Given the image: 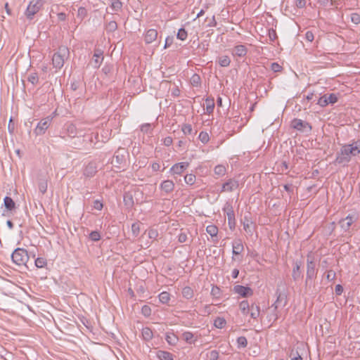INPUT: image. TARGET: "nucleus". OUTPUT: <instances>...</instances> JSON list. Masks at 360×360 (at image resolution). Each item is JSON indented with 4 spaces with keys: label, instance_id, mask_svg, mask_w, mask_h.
Masks as SVG:
<instances>
[{
    "label": "nucleus",
    "instance_id": "nucleus-1",
    "mask_svg": "<svg viewBox=\"0 0 360 360\" xmlns=\"http://www.w3.org/2000/svg\"><path fill=\"white\" fill-rule=\"evenodd\" d=\"M359 153V141L354 142L352 144L344 145L340 148V150L337 153L335 162L345 166L350 161L352 156H356Z\"/></svg>",
    "mask_w": 360,
    "mask_h": 360
},
{
    "label": "nucleus",
    "instance_id": "nucleus-2",
    "mask_svg": "<svg viewBox=\"0 0 360 360\" xmlns=\"http://www.w3.org/2000/svg\"><path fill=\"white\" fill-rule=\"evenodd\" d=\"M70 51L68 47L65 46H60L56 53H55L52 57V64L53 67L57 69H61L63 65L65 60L69 57Z\"/></svg>",
    "mask_w": 360,
    "mask_h": 360
},
{
    "label": "nucleus",
    "instance_id": "nucleus-3",
    "mask_svg": "<svg viewBox=\"0 0 360 360\" xmlns=\"http://www.w3.org/2000/svg\"><path fill=\"white\" fill-rule=\"evenodd\" d=\"M11 259L16 265H25L29 260L27 250L24 248H16L11 255Z\"/></svg>",
    "mask_w": 360,
    "mask_h": 360
},
{
    "label": "nucleus",
    "instance_id": "nucleus-4",
    "mask_svg": "<svg viewBox=\"0 0 360 360\" xmlns=\"http://www.w3.org/2000/svg\"><path fill=\"white\" fill-rule=\"evenodd\" d=\"M43 5L44 1L42 0H31L25 13L27 18L32 20L34 15L42 8Z\"/></svg>",
    "mask_w": 360,
    "mask_h": 360
},
{
    "label": "nucleus",
    "instance_id": "nucleus-5",
    "mask_svg": "<svg viewBox=\"0 0 360 360\" xmlns=\"http://www.w3.org/2000/svg\"><path fill=\"white\" fill-rule=\"evenodd\" d=\"M53 117L48 116L45 118H43L40 120V122L37 124L36 128L34 130V133L36 136H41L45 134L46 129L49 127Z\"/></svg>",
    "mask_w": 360,
    "mask_h": 360
},
{
    "label": "nucleus",
    "instance_id": "nucleus-6",
    "mask_svg": "<svg viewBox=\"0 0 360 360\" xmlns=\"http://www.w3.org/2000/svg\"><path fill=\"white\" fill-rule=\"evenodd\" d=\"M238 186L239 182L238 180H236L234 179H229L224 184H222L220 192H232L237 189Z\"/></svg>",
    "mask_w": 360,
    "mask_h": 360
},
{
    "label": "nucleus",
    "instance_id": "nucleus-7",
    "mask_svg": "<svg viewBox=\"0 0 360 360\" xmlns=\"http://www.w3.org/2000/svg\"><path fill=\"white\" fill-rule=\"evenodd\" d=\"M224 211L226 212L227 218H228V224L229 226V228L231 229H233L235 227V214L233 210L232 206L229 204L228 202L226 204L225 207H224Z\"/></svg>",
    "mask_w": 360,
    "mask_h": 360
},
{
    "label": "nucleus",
    "instance_id": "nucleus-8",
    "mask_svg": "<svg viewBox=\"0 0 360 360\" xmlns=\"http://www.w3.org/2000/svg\"><path fill=\"white\" fill-rule=\"evenodd\" d=\"M104 59L103 51L100 49H96L93 55L91 64L94 68H99Z\"/></svg>",
    "mask_w": 360,
    "mask_h": 360
},
{
    "label": "nucleus",
    "instance_id": "nucleus-9",
    "mask_svg": "<svg viewBox=\"0 0 360 360\" xmlns=\"http://www.w3.org/2000/svg\"><path fill=\"white\" fill-rule=\"evenodd\" d=\"M189 164L186 162H179L174 164L171 168L169 172L172 174H181L188 167Z\"/></svg>",
    "mask_w": 360,
    "mask_h": 360
},
{
    "label": "nucleus",
    "instance_id": "nucleus-10",
    "mask_svg": "<svg viewBox=\"0 0 360 360\" xmlns=\"http://www.w3.org/2000/svg\"><path fill=\"white\" fill-rule=\"evenodd\" d=\"M234 292L243 297H246L248 295L252 294V290L249 287H245L243 285H237L234 286Z\"/></svg>",
    "mask_w": 360,
    "mask_h": 360
},
{
    "label": "nucleus",
    "instance_id": "nucleus-11",
    "mask_svg": "<svg viewBox=\"0 0 360 360\" xmlns=\"http://www.w3.org/2000/svg\"><path fill=\"white\" fill-rule=\"evenodd\" d=\"M315 264L313 261L307 260V281L313 279L316 276Z\"/></svg>",
    "mask_w": 360,
    "mask_h": 360
},
{
    "label": "nucleus",
    "instance_id": "nucleus-12",
    "mask_svg": "<svg viewBox=\"0 0 360 360\" xmlns=\"http://www.w3.org/2000/svg\"><path fill=\"white\" fill-rule=\"evenodd\" d=\"M355 220L356 218H354L353 216L348 215L345 219H341L339 223L340 224L341 228L345 231H347L349 229V227Z\"/></svg>",
    "mask_w": 360,
    "mask_h": 360
},
{
    "label": "nucleus",
    "instance_id": "nucleus-13",
    "mask_svg": "<svg viewBox=\"0 0 360 360\" xmlns=\"http://www.w3.org/2000/svg\"><path fill=\"white\" fill-rule=\"evenodd\" d=\"M160 188L164 193L168 194L174 189V183L172 180H165L160 184Z\"/></svg>",
    "mask_w": 360,
    "mask_h": 360
},
{
    "label": "nucleus",
    "instance_id": "nucleus-14",
    "mask_svg": "<svg viewBox=\"0 0 360 360\" xmlns=\"http://www.w3.org/2000/svg\"><path fill=\"white\" fill-rule=\"evenodd\" d=\"M244 250L243 244L240 239H237L232 243V253L233 255H240Z\"/></svg>",
    "mask_w": 360,
    "mask_h": 360
},
{
    "label": "nucleus",
    "instance_id": "nucleus-15",
    "mask_svg": "<svg viewBox=\"0 0 360 360\" xmlns=\"http://www.w3.org/2000/svg\"><path fill=\"white\" fill-rule=\"evenodd\" d=\"M67 134L70 137H75L77 136H81L80 129H78L74 124H68L66 126Z\"/></svg>",
    "mask_w": 360,
    "mask_h": 360
},
{
    "label": "nucleus",
    "instance_id": "nucleus-16",
    "mask_svg": "<svg viewBox=\"0 0 360 360\" xmlns=\"http://www.w3.org/2000/svg\"><path fill=\"white\" fill-rule=\"evenodd\" d=\"M97 172V167L94 162L89 163L84 169V175L86 177H91Z\"/></svg>",
    "mask_w": 360,
    "mask_h": 360
},
{
    "label": "nucleus",
    "instance_id": "nucleus-17",
    "mask_svg": "<svg viewBox=\"0 0 360 360\" xmlns=\"http://www.w3.org/2000/svg\"><path fill=\"white\" fill-rule=\"evenodd\" d=\"M158 37V31L155 29L148 30L145 34V41L146 44H150L155 41Z\"/></svg>",
    "mask_w": 360,
    "mask_h": 360
},
{
    "label": "nucleus",
    "instance_id": "nucleus-18",
    "mask_svg": "<svg viewBox=\"0 0 360 360\" xmlns=\"http://www.w3.org/2000/svg\"><path fill=\"white\" fill-rule=\"evenodd\" d=\"M291 127L297 130H302L304 128L309 127L311 129L309 123L305 122L300 119H294L291 122Z\"/></svg>",
    "mask_w": 360,
    "mask_h": 360
},
{
    "label": "nucleus",
    "instance_id": "nucleus-19",
    "mask_svg": "<svg viewBox=\"0 0 360 360\" xmlns=\"http://www.w3.org/2000/svg\"><path fill=\"white\" fill-rule=\"evenodd\" d=\"M248 50L245 46L240 44L236 46L233 51L232 54L238 57H244L247 54Z\"/></svg>",
    "mask_w": 360,
    "mask_h": 360
},
{
    "label": "nucleus",
    "instance_id": "nucleus-20",
    "mask_svg": "<svg viewBox=\"0 0 360 360\" xmlns=\"http://www.w3.org/2000/svg\"><path fill=\"white\" fill-rule=\"evenodd\" d=\"M243 229L245 231V232L248 235L252 236L253 233V231H254L253 222L245 216L244 217V221L243 222Z\"/></svg>",
    "mask_w": 360,
    "mask_h": 360
},
{
    "label": "nucleus",
    "instance_id": "nucleus-21",
    "mask_svg": "<svg viewBox=\"0 0 360 360\" xmlns=\"http://www.w3.org/2000/svg\"><path fill=\"white\" fill-rule=\"evenodd\" d=\"M276 294L277 299L276 302L272 304V307H274L275 309H276L278 307L281 305L283 307H285L287 304L286 296L285 295L278 293V292H276Z\"/></svg>",
    "mask_w": 360,
    "mask_h": 360
},
{
    "label": "nucleus",
    "instance_id": "nucleus-22",
    "mask_svg": "<svg viewBox=\"0 0 360 360\" xmlns=\"http://www.w3.org/2000/svg\"><path fill=\"white\" fill-rule=\"evenodd\" d=\"M122 151L124 152V150H118L115 152V153L112 158V163L121 165L124 162V161L125 160V156L122 153Z\"/></svg>",
    "mask_w": 360,
    "mask_h": 360
},
{
    "label": "nucleus",
    "instance_id": "nucleus-23",
    "mask_svg": "<svg viewBox=\"0 0 360 360\" xmlns=\"http://www.w3.org/2000/svg\"><path fill=\"white\" fill-rule=\"evenodd\" d=\"M292 276V278L294 279V281H295L301 279V278H302V271L300 269V264L297 262H296L294 264Z\"/></svg>",
    "mask_w": 360,
    "mask_h": 360
},
{
    "label": "nucleus",
    "instance_id": "nucleus-24",
    "mask_svg": "<svg viewBox=\"0 0 360 360\" xmlns=\"http://www.w3.org/2000/svg\"><path fill=\"white\" fill-rule=\"evenodd\" d=\"M249 314L251 319L254 320L257 319L260 314V307L255 304H252L250 305V311H249Z\"/></svg>",
    "mask_w": 360,
    "mask_h": 360
},
{
    "label": "nucleus",
    "instance_id": "nucleus-25",
    "mask_svg": "<svg viewBox=\"0 0 360 360\" xmlns=\"http://www.w3.org/2000/svg\"><path fill=\"white\" fill-rule=\"evenodd\" d=\"M182 338L188 344H194L197 340L194 335L189 331H186L182 333Z\"/></svg>",
    "mask_w": 360,
    "mask_h": 360
},
{
    "label": "nucleus",
    "instance_id": "nucleus-26",
    "mask_svg": "<svg viewBox=\"0 0 360 360\" xmlns=\"http://www.w3.org/2000/svg\"><path fill=\"white\" fill-rule=\"evenodd\" d=\"M227 171L226 167L224 165H218L214 167V172L217 177L223 176L226 174Z\"/></svg>",
    "mask_w": 360,
    "mask_h": 360
},
{
    "label": "nucleus",
    "instance_id": "nucleus-27",
    "mask_svg": "<svg viewBox=\"0 0 360 360\" xmlns=\"http://www.w3.org/2000/svg\"><path fill=\"white\" fill-rule=\"evenodd\" d=\"M166 341L170 345H175L179 340L178 337L173 333H167L165 338Z\"/></svg>",
    "mask_w": 360,
    "mask_h": 360
},
{
    "label": "nucleus",
    "instance_id": "nucleus-28",
    "mask_svg": "<svg viewBox=\"0 0 360 360\" xmlns=\"http://www.w3.org/2000/svg\"><path fill=\"white\" fill-rule=\"evenodd\" d=\"M239 308L243 315H247L250 311V306L247 300L242 301L239 304Z\"/></svg>",
    "mask_w": 360,
    "mask_h": 360
},
{
    "label": "nucleus",
    "instance_id": "nucleus-29",
    "mask_svg": "<svg viewBox=\"0 0 360 360\" xmlns=\"http://www.w3.org/2000/svg\"><path fill=\"white\" fill-rule=\"evenodd\" d=\"M110 4V8L115 12L119 11L122 9V4L120 0H108Z\"/></svg>",
    "mask_w": 360,
    "mask_h": 360
},
{
    "label": "nucleus",
    "instance_id": "nucleus-30",
    "mask_svg": "<svg viewBox=\"0 0 360 360\" xmlns=\"http://www.w3.org/2000/svg\"><path fill=\"white\" fill-rule=\"evenodd\" d=\"M4 203L6 208L9 211L15 208V202L11 197L6 196L4 199Z\"/></svg>",
    "mask_w": 360,
    "mask_h": 360
},
{
    "label": "nucleus",
    "instance_id": "nucleus-31",
    "mask_svg": "<svg viewBox=\"0 0 360 360\" xmlns=\"http://www.w3.org/2000/svg\"><path fill=\"white\" fill-rule=\"evenodd\" d=\"M214 108V102L213 99L207 98L205 100V111L207 114H211Z\"/></svg>",
    "mask_w": 360,
    "mask_h": 360
},
{
    "label": "nucleus",
    "instance_id": "nucleus-32",
    "mask_svg": "<svg viewBox=\"0 0 360 360\" xmlns=\"http://www.w3.org/2000/svg\"><path fill=\"white\" fill-rule=\"evenodd\" d=\"M158 357L160 360H173V356L171 353L166 351H159Z\"/></svg>",
    "mask_w": 360,
    "mask_h": 360
},
{
    "label": "nucleus",
    "instance_id": "nucleus-33",
    "mask_svg": "<svg viewBox=\"0 0 360 360\" xmlns=\"http://www.w3.org/2000/svg\"><path fill=\"white\" fill-rule=\"evenodd\" d=\"M182 295L186 299H191L193 296V290L191 287L186 286L182 290Z\"/></svg>",
    "mask_w": 360,
    "mask_h": 360
},
{
    "label": "nucleus",
    "instance_id": "nucleus-34",
    "mask_svg": "<svg viewBox=\"0 0 360 360\" xmlns=\"http://www.w3.org/2000/svg\"><path fill=\"white\" fill-rule=\"evenodd\" d=\"M206 231L211 237H215L218 233V228L213 224L208 225L206 227Z\"/></svg>",
    "mask_w": 360,
    "mask_h": 360
},
{
    "label": "nucleus",
    "instance_id": "nucleus-35",
    "mask_svg": "<svg viewBox=\"0 0 360 360\" xmlns=\"http://www.w3.org/2000/svg\"><path fill=\"white\" fill-rule=\"evenodd\" d=\"M170 300V295L169 292L164 291L159 295V300L162 304H167Z\"/></svg>",
    "mask_w": 360,
    "mask_h": 360
},
{
    "label": "nucleus",
    "instance_id": "nucleus-36",
    "mask_svg": "<svg viewBox=\"0 0 360 360\" xmlns=\"http://www.w3.org/2000/svg\"><path fill=\"white\" fill-rule=\"evenodd\" d=\"M231 60L227 56H222L219 58V64L221 67H228L230 65Z\"/></svg>",
    "mask_w": 360,
    "mask_h": 360
},
{
    "label": "nucleus",
    "instance_id": "nucleus-37",
    "mask_svg": "<svg viewBox=\"0 0 360 360\" xmlns=\"http://www.w3.org/2000/svg\"><path fill=\"white\" fill-rule=\"evenodd\" d=\"M117 28V22L115 20L110 21L105 25V30L108 32H113Z\"/></svg>",
    "mask_w": 360,
    "mask_h": 360
},
{
    "label": "nucleus",
    "instance_id": "nucleus-38",
    "mask_svg": "<svg viewBox=\"0 0 360 360\" xmlns=\"http://www.w3.org/2000/svg\"><path fill=\"white\" fill-rule=\"evenodd\" d=\"M140 233V224L135 222L131 224V234L134 237H137Z\"/></svg>",
    "mask_w": 360,
    "mask_h": 360
},
{
    "label": "nucleus",
    "instance_id": "nucleus-39",
    "mask_svg": "<svg viewBox=\"0 0 360 360\" xmlns=\"http://www.w3.org/2000/svg\"><path fill=\"white\" fill-rule=\"evenodd\" d=\"M34 264L37 268H44L47 264V262L44 257H37L35 259Z\"/></svg>",
    "mask_w": 360,
    "mask_h": 360
},
{
    "label": "nucleus",
    "instance_id": "nucleus-40",
    "mask_svg": "<svg viewBox=\"0 0 360 360\" xmlns=\"http://www.w3.org/2000/svg\"><path fill=\"white\" fill-rule=\"evenodd\" d=\"M214 325L217 328H223L226 325V321L224 318L218 317L214 320Z\"/></svg>",
    "mask_w": 360,
    "mask_h": 360
},
{
    "label": "nucleus",
    "instance_id": "nucleus-41",
    "mask_svg": "<svg viewBox=\"0 0 360 360\" xmlns=\"http://www.w3.org/2000/svg\"><path fill=\"white\" fill-rule=\"evenodd\" d=\"M27 80L32 84L36 85L38 83V82H39V77H38L37 73H36V72L31 73L28 76Z\"/></svg>",
    "mask_w": 360,
    "mask_h": 360
},
{
    "label": "nucleus",
    "instance_id": "nucleus-42",
    "mask_svg": "<svg viewBox=\"0 0 360 360\" xmlns=\"http://www.w3.org/2000/svg\"><path fill=\"white\" fill-rule=\"evenodd\" d=\"M199 140L204 144L207 143L210 140L209 134L206 131H201L198 136Z\"/></svg>",
    "mask_w": 360,
    "mask_h": 360
},
{
    "label": "nucleus",
    "instance_id": "nucleus-43",
    "mask_svg": "<svg viewBox=\"0 0 360 360\" xmlns=\"http://www.w3.org/2000/svg\"><path fill=\"white\" fill-rule=\"evenodd\" d=\"M142 335L145 340H149L153 337V333L150 328H145L143 329Z\"/></svg>",
    "mask_w": 360,
    "mask_h": 360
},
{
    "label": "nucleus",
    "instance_id": "nucleus-44",
    "mask_svg": "<svg viewBox=\"0 0 360 360\" xmlns=\"http://www.w3.org/2000/svg\"><path fill=\"white\" fill-rule=\"evenodd\" d=\"M181 131L185 135L191 134L193 131L192 126L190 124H183Z\"/></svg>",
    "mask_w": 360,
    "mask_h": 360
},
{
    "label": "nucleus",
    "instance_id": "nucleus-45",
    "mask_svg": "<svg viewBox=\"0 0 360 360\" xmlns=\"http://www.w3.org/2000/svg\"><path fill=\"white\" fill-rule=\"evenodd\" d=\"M184 181L187 184L193 185L195 181V176L193 174H186L184 176Z\"/></svg>",
    "mask_w": 360,
    "mask_h": 360
},
{
    "label": "nucleus",
    "instance_id": "nucleus-46",
    "mask_svg": "<svg viewBox=\"0 0 360 360\" xmlns=\"http://www.w3.org/2000/svg\"><path fill=\"white\" fill-rule=\"evenodd\" d=\"M187 32L184 28H181L177 32L176 37L181 41H184L187 38Z\"/></svg>",
    "mask_w": 360,
    "mask_h": 360
},
{
    "label": "nucleus",
    "instance_id": "nucleus-47",
    "mask_svg": "<svg viewBox=\"0 0 360 360\" xmlns=\"http://www.w3.org/2000/svg\"><path fill=\"white\" fill-rule=\"evenodd\" d=\"M237 343H238V347H245L248 345V340L246 339L245 337L244 336H240L239 338H238L237 339Z\"/></svg>",
    "mask_w": 360,
    "mask_h": 360
},
{
    "label": "nucleus",
    "instance_id": "nucleus-48",
    "mask_svg": "<svg viewBox=\"0 0 360 360\" xmlns=\"http://www.w3.org/2000/svg\"><path fill=\"white\" fill-rule=\"evenodd\" d=\"M148 236L149 238L152 240H155L158 236V231L157 229H150L148 231Z\"/></svg>",
    "mask_w": 360,
    "mask_h": 360
},
{
    "label": "nucleus",
    "instance_id": "nucleus-49",
    "mask_svg": "<svg viewBox=\"0 0 360 360\" xmlns=\"http://www.w3.org/2000/svg\"><path fill=\"white\" fill-rule=\"evenodd\" d=\"M326 99L328 104H334L338 101V96L335 94L326 95Z\"/></svg>",
    "mask_w": 360,
    "mask_h": 360
},
{
    "label": "nucleus",
    "instance_id": "nucleus-50",
    "mask_svg": "<svg viewBox=\"0 0 360 360\" xmlns=\"http://www.w3.org/2000/svg\"><path fill=\"white\" fill-rule=\"evenodd\" d=\"M141 313L143 316L148 317L150 316L151 314V309L148 305H144L141 308Z\"/></svg>",
    "mask_w": 360,
    "mask_h": 360
},
{
    "label": "nucleus",
    "instance_id": "nucleus-51",
    "mask_svg": "<svg viewBox=\"0 0 360 360\" xmlns=\"http://www.w3.org/2000/svg\"><path fill=\"white\" fill-rule=\"evenodd\" d=\"M89 238L93 241H98L101 238V235L99 232L94 231L91 232L89 234Z\"/></svg>",
    "mask_w": 360,
    "mask_h": 360
},
{
    "label": "nucleus",
    "instance_id": "nucleus-52",
    "mask_svg": "<svg viewBox=\"0 0 360 360\" xmlns=\"http://www.w3.org/2000/svg\"><path fill=\"white\" fill-rule=\"evenodd\" d=\"M351 20L355 25L360 23V15L358 13H354L351 14Z\"/></svg>",
    "mask_w": 360,
    "mask_h": 360
},
{
    "label": "nucleus",
    "instance_id": "nucleus-53",
    "mask_svg": "<svg viewBox=\"0 0 360 360\" xmlns=\"http://www.w3.org/2000/svg\"><path fill=\"white\" fill-rule=\"evenodd\" d=\"M317 104L319 105L321 107H326L328 105L326 99V95H324L319 98Z\"/></svg>",
    "mask_w": 360,
    "mask_h": 360
},
{
    "label": "nucleus",
    "instance_id": "nucleus-54",
    "mask_svg": "<svg viewBox=\"0 0 360 360\" xmlns=\"http://www.w3.org/2000/svg\"><path fill=\"white\" fill-rule=\"evenodd\" d=\"M271 70L274 72H278L281 71L282 67L277 63H273L271 65Z\"/></svg>",
    "mask_w": 360,
    "mask_h": 360
},
{
    "label": "nucleus",
    "instance_id": "nucleus-55",
    "mask_svg": "<svg viewBox=\"0 0 360 360\" xmlns=\"http://www.w3.org/2000/svg\"><path fill=\"white\" fill-rule=\"evenodd\" d=\"M93 207L94 209H96L97 210H101L103 209V205L100 200H96L94 202Z\"/></svg>",
    "mask_w": 360,
    "mask_h": 360
},
{
    "label": "nucleus",
    "instance_id": "nucleus-56",
    "mask_svg": "<svg viewBox=\"0 0 360 360\" xmlns=\"http://www.w3.org/2000/svg\"><path fill=\"white\" fill-rule=\"evenodd\" d=\"M141 130L143 133H149L151 130V126L150 124H144L141 127Z\"/></svg>",
    "mask_w": 360,
    "mask_h": 360
},
{
    "label": "nucleus",
    "instance_id": "nucleus-57",
    "mask_svg": "<svg viewBox=\"0 0 360 360\" xmlns=\"http://www.w3.org/2000/svg\"><path fill=\"white\" fill-rule=\"evenodd\" d=\"M187 240V235L186 233H181L178 236V241L181 243H185Z\"/></svg>",
    "mask_w": 360,
    "mask_h": 360
},
{
    "label": "nucleus",
    "instance_id": "nucleus-58",
    "mask_svg": "<svg viewBox=\"0 0 360 360\" xmlns=\"http://www.w3.org/2000/svg\"><path fill=\"white\" fill-rule=\"evenodd\" d=\"M305 39L308 41L311 42L314 39L313 32L311 31H307L305 34Z\"/></svg>",
    "mask_w": 360,
    "mask_h": 360
},
{
    "label": "nucleus",
    "instance_id": "nucleus-59",
    "mask_svg": "<svg viewBox=\"0 0 360 360\" xmlns=\"http://www.w3.org/2000/svg\"><path fill=\"white\" fill-rule=\"evenodd\" d=\"M306 5V0H296L295 6L299 8H302Z\"/></svg>",
    "mask_w": 360,
    "mask_h": 360
},
{
    "label": "nucleus",
    "instance_id": "nucleus-60",
    "mask_svg": "<svg viewBox=\"0 0 360 360\" xmlns=\"http://www.w3.org/2000/svg\"><path fill=\"white\" fill-rule=\"evenodd\" d=\"M39 189L40 192L42 193H44L46 191L47 189V185L46 183H40L39 186Z\"/></svg>",
    "mask_w": 360,
    "mask_h": 360
},
{
    "label": "nucleus",
    "instance_id": "nucleus-61",
    "mask_svg": "<svg viewBox=\"0 0 360 360\" xmlns=\"http://www.w3.org/2000/svg\"><path fill=\"white\" fill-rule=\"evenodd\" d=\"M343 292V288L341 285L338 284L335 286V293L338 295H341Z\"/></svg>",
    "mask_w": 360,
    "mask_h": 360
},
{
    "label": "nucleus",
    "instance_id": "nucleus-62",
    "mask_svg": "<svg viewBox=\"0 0 360 360\" xmlns=\"http://www.w3.org/2000/svg\"><path fill=\"white\" fill-rule=\"evenodd\" d=\"M210 359L212 360H217L218 359V352L215 350H213L210 352Z\"/></svg>",
    "mask_w": 360,
    "mask_h": 360
},
{
    "label": "nucleus",
    "instance_id": "nucleus-63",
    "mask_svg": "<svg viewBox=\"0 0 360 360\" xmlns=\"http://www.w3.org/2000/svg\"><path fill=\"white\" fill-rule=\"evenodd\" d=\"M151 167H152L153 171L157 172L160 169V165L158 162H153L151 165Z\"/></svg>",
    "mask_w": 360,
    "mask_h": 360
},
{
    "label": "nucleus",
    "instance_id": "nucleus-64",
    "mask_svg": "<svg viewBox=\"0 0 360 360\" xmlns=\"http://www.w3.org/2000/svg\"><path fill=\"white\" fill-rule=\"evenodd\" d=\"M172 139L171 137H166L164 140V143L165 146H169L172 144Z\"/></svg>",
    "mask_w": 360,
    "mask_h": 360
}]
</instances>
